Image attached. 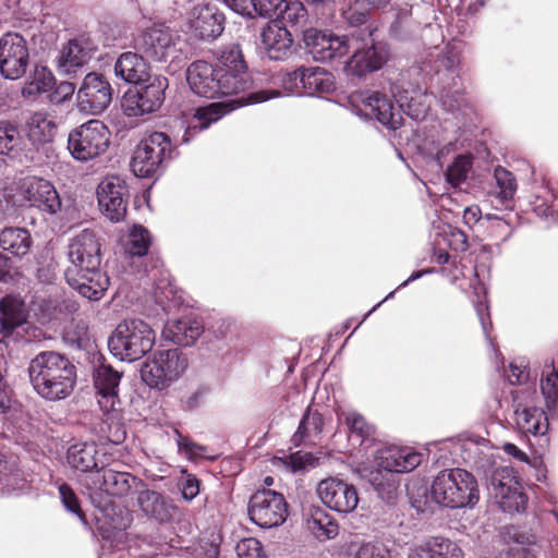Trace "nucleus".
Returning a JSON list of instances; mask_svg holds the SVG:
<instances>
[{"mask_svg":"<svg viewBox=\"0 0 558 558\" xmlns=\"http://www.w3.org/2000/svg\"><path fill=\"white\" fill-rule=\"evenodd\" d=\"M399 106L377 90H356L349 96L353 112L364 119H376L384 126L396 130L402 122V111L413 120H423L427 114L432 96L420 88L404 90L399 96Z\"/></svg>","mask_w":558,"mask_h":558,"instance_id":"f257e3e1","label":"nucleus"},{"mask_svg":"<svg viewBox=\"0 0 558 558\" xmlns=\"http://www.w3.org/2000/svg\"><path fill=\"white\" fill-rule=\"evenodd\" d=\"M539 387L549 416L534 405V389L520 388L512 392L514 425L519 432L526 435H545L549 427V417L554 418L558 413V368L543 371Z\"/></svg>","mask_w":558,"mask_h":558,"instance_id":"f03ea898","label":"nucleus"},{"mask_svg":"<svg viewBox=\"0 0 558 558\" xmlns=\"http://www.w3.org/2000/svg\"><path fill=\"white\" fill-rule=\"evenodd\" d=\"M28 376L35 392L46 401L69 398L76 385V367L63 354L45 351L29 363Z\"/></svg>","mask_w":558,"mask_h":558,"instance_id":"7ed1b4c3","label":"nucleus"},{"mask_svg":"<svg viewBox=\"0 0 558 558\" xmlns=\"http://www.w3.org/2000/svg\"><path fill=\"white\" fill-rule=\"evenodd\" d=\"M429 497L441 507L473 508L480 500L478 483L475 476L464 469H446L434 477Z\"/></svg>","mask_w":558,"mask_h":558,"instance_id":"20e7f679","label":"nucleus"},{"mask_svg":"<svg viewBox=\"0 0 558 558\" xmlns=\"http://www.w3.org/2000/svg\"><path fill=\"white\" fill-rule=\"evenodd\" d=\"M155 332L142 319H125L112 331L108 348L120 361H136L153 349Z\"/></svg>","mask_w":558,"mask_h":558,"instance_id":"39448f33","label":"nucleus"},{"mask_svg":"<svg viewBox=\"0 0 558 558\" xmlns=\"http://www.w3.org/2000/svg\"><path fill=\"white\" fill-rule=\"evenodd\" d=\"M187 365L186 356L179 349L157 350L143 364L141 376L150 388L162 390L177 381Z\"/></svg>","mask_w":558,"mask_h":558,"instance_id":"423d86ee","label":"nucleus"},{"mask_svg":"<svg viewBox=\"0 0 558 558\" xmlns=\"http://www.w3.org/2000/svg\"><path fill=\"white\" fill-rule=\"evenodd\" d=\"M121 376V373L113 369L110 365L98 366L94 374V385L97 390L100 410L107 416L106 421L109 425L117 428L114 442L122 441L125 436L124 430L121 429L123 421L119 398Z\"/></svg>","mask_w":558,"mask_h":558,"instance_id":"0eeeda50","label":"nucleus"},{"mask_svg":"<svg viewBox=\"0 0 558 558\" xmlns=\"http://www.w3.org/2000/svg\"><path fill=\"white\" fill-rule=\"evenodd\" d=\"M110 136L111 133L104 122L89 120L69 133V153L75 160H92L107 151Z\"/></svg>","mask_w":558,"mask_h":558,"instance_id":"6e6552de","label":"nucleus"},{"mask_svg":"<svg viewBox=\"0 0 558 558\" xmlns=\"http://www.w3.org/2000/svg\"><path fill=\"white\" fill-rule=\"evenodd\" d=\"M171 154L170 137L166 133L154 132L137 145L131 160L132 171L136 177H151L167 159L171 158Z\"/></svg>","mask_w":558,"mask_h":558,"instance_id":"1a4fd4ad","label":"nucleus"},{"mask_svg":"<svg viewBox=\"0 0 558 558\" xmlns=\"http://www.w3.org/2000/svg\"><path fill=\"white\" fill-rule=\"evenodd\" d=\"M280 96V92L276 89L257 90L236 98L228 99L219 102H211L194 110L193 118L187 126L186 133L191 131H202L207 129L211 123L220 120L228 112L245 106L255 105L267 101Z\"/></svg>","mask_w":558,"mask_h":558,"instance_id":"9d476101","label":"nucleus"},{"mask_svg":"<svg viewBox=\"0 0 558 558\" xmlns=\"http://www.w3.org/2000/svg\"><path fill=\"white\" fill-rule=\"evenodd\" d=\"M218 69L219 97L238 95L251 86L246 64L238 45L226 47L220 56Z\"/></svg>","mask_w":558,"mask_h":558,"instance_id":"9b49d317","label":"nucleus"},{"mask_svg":"<svg viewBox=\"0 0 558 558\" xmlns=\"http://www.w3.org/2000/svg\"><path fill=\"white\" fill-rule=\"evenodd\" d=\"M247 511L253 523L262 529H271L286 521L288 504L280 493L263 489L252 495Z\"/></svg>","mask_w":558,"mask_h":558,"instance_id":"f8f14e48","label":"nucleus"},{"mask_svg":"<svg viewBox=\"0 0 558 558\" xmlns=\"http://www.w3.org/2000/svg\"><path fill=\"white\" fill-rule=\"evenodd\" d=\"M490 492L504 512L520 513L526 508L527 497L510 466L497 468L493 472Z\"/></svg>","mask_w":558,"mask_h":558,"instance_id":"ddd939ff","label":"nucleus"},{"mask_svg":"<svg viewBox=\"0 0 558 558\" xmlns=\"http://www.w3.org/2000/svg\"><path fill=\"white\" fill-rule=\"evenodd\" d=\"M136 47L146 58L156 62H165L174 53L184 51L180 35L165 25H154L146 29Z\"/></svg>","mask_w":558,"mask_h":558,"instance_id":"4468645a","label":"nucleus"},{"mask_svg":"<svg viewBox=\"0 0 558 558\" xmlns=\"http://www.w3.org/2000/svg\"><path fill=\"white\" fill-rule=\"evenodd\" d=\"M29 65L26 39L17 33H7L0 38V74L16 81L23 77Z\"/></svg>","mask_w":558,"mask_h":558,"instance_id":"2eb2a0df","label":"nucleus"},{"mask_svg":"<svg viewBox=\"0 0 558 558\" xmlns=\"http://www.w3.org/2000/svg\"><path fill=\"white\" fill-rule=\"evenodd\" d=\"M112 87L102 74L88 73L77 93L76 102L81 112L87 114L101 113L111 102Z\"/></svg>","mask_w":558,"mask_h":558,"instance_id":"dca6fc26","label":"nucleus"},{"mask_svg":"<svg viewBox=\"0 0 558 558\" xmlns=\"http://www.w3.org/2000/svg\"><path fill=\"white\" fill-rule=\"evenodd\" d=\"M186 25L197 39L214 40L225 29V15L210 2H198L187 12Z\"/></svg>","mask_w":558,"mask_h":558,"instance_id":"f3484780","label":"nucleus"},{"mask_svg":"<svg viewBox=\"0 0 558 558\" xmlns=\"http://www.w3.org/2000/svg\"><path fill=\"white\" fill-rule=\"evenodd\" d=\"M316 492L328 509L341 514L353 512L359 505V494L355 486L339 477L322 480Z\"/></svg>","mask_w":558,"mask_h":558,"instance_id":"a211bd4d","label":"nucleus"},{"mask_svg":"<svg viewBox=\"0 0 558 558\" xmlns=\"http://www.w3.org/2000/svg\"><path fill=\"white\" fill-rule=\"evenodd\" d=\"M304 43L312 57L319 62L342 58L351 48L347 36L316 28L304 33Z\"/></svg>","mask_w":558,"mask_h":558,"instance_id":"6ab92c4d","label":"nucleus"},{"mask_svg":"<svg viewBox=\"0 0 558 558\" xmlns=\"http://www.w3.org/2000/svg\"><path fill=\"white\" fill-rule=\"evenodd\" d=\"M128 186L119 175H107L97 187L98 206L101 214L112 222L121 221L126 214Z\"/></svg>","mask_w":558,"mask_h":558,"instance_id":"aec40b11","label":"nucleus"},{"mask_svg":"<svg viewBox=\"0 0 558 558\" xmlns=\"http://www.w3.org/2000/svg\"><path fill=\"white\" fill-rule=\"evenodd\" d=\"M69 259L71 266L65 274H75L83 269L100 267V243L94 231L84 230L69 244Z\"/></svg>","mask_w":558,"mask_h":558,"instance_id":"412c9836","label":"nucleus"},{"mask_svg":"<svg viewBox=\"0 0 558 558\" xmlns=\"http://www.w3.org/2000/svg\"><path fill=\"white\" fill-rule=\"evenodd\" d=\"M462 48L458 43H449L442 48L435 47L424 61L425 68L433 72L438 82L457 85V76L461 63Z\"/></svg>","mask_w":558,"mask_h":558,"instance_id":"4be33fe9","label":"nucleus"},{"mask_svg":"<svg viewBox=\"0 0 558 558\" xmlns=\"http://www.w3.org/2000/svg\"><path fill=\"white\" fill-rule=\"evenodd\" d=\"M23 198L33 207L50 215L61 209V198L54 185L43 178H24L19 186Z\"/></svg>","mask_w":558,"mask_h":558,"instance_id":"5701e85b","label":"nucleus"},{"mask_svg":"<svg viewBox=\"0 0 558 558\" xmlns=\"http://www.w3.org/2000/svg\"><path fill=\"white\" fill-rule=\"evenodd\" d=\"M367 29L371 43L357 49L345 63L344 70L350 75L362 76L367 72L377 71L388 60L387 45L373 38L375 28L368 26Z\"/></svg>","mask_w":558,"mask_h":558,"instance_id":"b1692460","label":"nucleus"},{"mask_svg":"<svg viewBox=\"0 0 558 558\" xmlns=\"http://www.w3.org/2000/svg\"><path fill=\"white\" fill-rule=\"evenodd\" d=\"M59 125L56 117L46 109L32 111L24 123V133L29 144L36 148H44L53 143Z\"/></svg>","mask_w":558,"mask_h":558,"instance_id":"393cba45","label":"nucleus"},{"mask_svg":"<svg viewBox=\"0 0 558 558\" xmlns=\"http://www.w3.org/2000/svg\"><path fill=\"white\" fill-rule=\"evenodd\" d=\"M136 478L130 473L117 472L102 466L99 471L89 474L86 487L90 492H104L111 496H123L129 493Z\"/></svg>","mask_w":558,"mask_h":558,"instance_id":"a878e982","label":"nucleus"},{"mask_svg":"<svg viewBox=\"0 0 558 558\" xmlns=\"http://www.w3.org/2000/svg\"><path fill=\"white\" fill-rule=\"evenodd\" d=\"M422 462L421 453L411 448L384 447L376 452V464L389 473L411 472Z\"/></svg>","mask_w":558,"mask_h":558,"instance_id":"bb28decb","label":"nucleus"},{"mask_svg":"<svg viewBox=\"0 0 558 558\" xmlns=\"http://www.w3.org/2000/svg\"><path fill=\"white\" fill-rule=\"evenodd\" d=\"M66 460L72 469L90 474L108 464V458L104 449L99 448L95 442L72 445L68 449Z\"/></svg>","mask_w":558,"mask_h":558,"instance_id":"cd10ccee","label":"nucleus"},{"mask_svg":"<svg viewBox=\"0 0 558 558\" xmlns=\"http://www.w3.org/2000/svg\"><path fill=\"white\" fill-rule=\"evenodd\" d=\"M218 69L206 61L193 62L186 71V81L191 89L206 98L219 97Z\"/></svg>","mask_w":558,"mask_h":558,"instance_id":"c85d7f7f","label":"nucleus"},{"mask_svg":"<svg viewBox=\"0 0 558 558\" xmlns=\"http://www.w3.org/2000/svg\"><path fill=\"white\" fill-rule=\"evenodd\" d=\"M65 277L73 289L92 301L100 300L109 287V278L100 270V267L93 270L83 269L75 274H65Z\"/></svg>","mask_w":558,"mask_h":558,"instance_id":"c756f323","label":"nucleus"},{"mask_svg":"<svg viewBox=\"0 0 558 558\" xmlns=\"http://www.w3.org/2000/svg\"><path fill=\"white\" fill-rule=\"evenodd\" d=\"M262 46L271 60L286 59L292 48V35L278 22L268 23L260 33Z\"/></svg>","mask_w":558,"mask_h":558,"instance_id":"7c9ffc66","label":"nucleus"},{"mask_svg":"<svg viewBox=\"0 0 558 558\" xmlns=\"http://www.w3.org/2000/svg\"><path fill=\"white\" fill-rule=\"evenodd\" d=\"M93 45L84 38L69 40L62 46L57 58V66L61 72L70 74L85 65L93 56Z\"/></svg>","mask_w":558,"mask_h":558,"instance_id":"2f4dec72","label":"nucleus"},{"mask_svg":"<svg viewBox=\"0 0 558 558\" xmlns=\"http://www.w3.org/2000/svg\"><path fill=\"white\" fill-rule=\"evenodd\" d=\"M204 332L201 320L192 316L167 322L162 330V337L180 345L193 344Z\"/></svg>","mask_w":558,"mask_h":558,"instance_id":"473e14b6","label":"nucleus"},{"mask_svg":"<svg viewBox=\"0 0 558 558\" xmlns=\"http://www.w3.org/2000/svg\"><path fill=\"white\" fill-rule=\"evenodd\" d=\"M137 505L145 515L154 518L159 522L169 521L175 509L171 499L150 489L138 492Z\"/></svg>","mask_w":558,"mask_h":558,"instance_id":"72a5a7b5","label":"nucleus"},{"mask_svg":"<svg viewBox=\"0 0 558 558\" xmlns=\"http://www.w3.org/2000/svg\"><path fill=\"white\" fill-rule=\"evenodd\" d=\"M25 303L17 296L7 295L0 301V341L26 322Z\"/></svg>","mask_w":558,"mask_h":558,"instance_id":"f704fd0d","label":"nucleus"},{"mask_svg":"<svg viewBox=\"0 0 558 558\" xmlns=\"http://www.w3.org/2000/svg\"><path fill=\"white\" fill-rule=\"evenodd\" d=\"M114 73L129 84H138L148 77V65L143 56L124 52L114 64Z\"/></svg>","mask_w":558,"mask_h":558,"instance_id":"c9c22d12","label":"nucleus"},{"mask_svg":"<svg viewBox=\"0 0 558 558\" xmlns=\"http://www.w3.org/2000/svg\"><path fill=\"white\" fill-rule=\"evenodd\" d=\"M33 245L29 231L21 227L4 228L0 232V251L16 257L28 254Z\"/></svg>","mask_w":558,"mask_h":558,"instance_id":"e433bc0d","label":"nucleus"},{"mask_svg":"<svg viewBox=\"0 0 558 558\" xmlns=\"http://www.w3.org/2000/svg\"><path fill=\"white\" fill-rule=\"evenodd\" d=\"M306 526L319 542L333 539L339 534L338 522L320 507L310 511Z\"/></svg>","mask_w":558,"mask_h":558,"instance_id":"4c0bfd02","label":"nucleus"},{"mask_svg":"<svg viewBox=\"0 0 558 558\" xmlns=\"http://www.w3.org/2000/svg\"><path fill=\"white\" fill-rule=\"evenodd\" d=\"M56 85L53 73L45 65L36 64L22 87L24 98H36L43 94H49Z\"/></svg>","mask_w":558,"mask_h":558,"instance_id":"58836bf2","label":"nucleus"},{"mask_svg":"<svg viewBox=\"0 0 558 558\" xmlns=\"http://www.w3.org/2000/svg\"><path fill=\"white\" fill-rule=\"evenodd\" d=\"M413 551L425 558H464L462 549L456 542L441 536L432 537Z\"/></svg>","mask_w":558,"mask_h":558,"instance_id":"ea45409f","label":"nucleus"},{"mask_svg":"<svg viewBox=\"0 0 558 558\" xmlns=\"http://www.w3.org/2000/svg\"><path fill=\"white\" fill-rule=\"evenodd\" d=\"M150 244L151 236L148 230L140 225H134L120 238V245L130 257L146 255Z\"/></svg>","mask_w":558,"mask_h":558,"instance_id":"a19ab883","label":"nucleus"},{"mask_svg":"<svg viewBox=\"0 0 558 558\" xmlns=\"http://www.w3.org/2000/svg\"><path fill=\"white\" fill-rule=\"evenodd\" d=\"M324 428V418L317 411L308 409L303 415L296 433L293 435L295 445L314 444Z\"/></svg>","mask_w":558,"mask_h":558,"instance_id":"79ce46f5","label":"nucleus"},{"mask_svg":"<svg viewBox=\"0 0 558 558\" xmlns=\"http://www.w3.org/2000/svg\"><path fill=\"white\" fill-rule=\"evenodd\" d=\"M22 137L17 128L9 122H0V157L21 160L23 156Z\"/></svg>","mask_w":558,"mask_h":558,"instance_id":"37998d69","label":"nucleus"},{"mask_svg":"<svg viewBox=\"0 0 558 558\" xmlns=\"http://www.w3.org/2000/svg\"><path fill=\"white\" fill-rule=\"evenodd\" d=\"M304 94H327L335 89L333 76L322 68H305L304 70Z\"/></svg>","mask_w":558,"mask_h":558,"instance_id":"c03bdc74","label":"nucleus"},{"mask_svg":"<svg viewBox=\"0 0 558 558\" xmlns=\"http://www.w3.org/2000/svg\"><path fill=\"white\" fill-rule=\"evenodd\" d=\"M168 88V80L165 76H154L150 82L137 90V95L144 102V110L156 111L165 99V90Z\"/></svg>","mask_w":558,"mask_h":558,"instance_id":"a18cd8bd","label":"nucleus"},{"mask_svg":"<svg viewBox=\"0 0 558 558\" xmlns=\"http://www.w3.org/2000/svg\"><path fill=\"white\" fill-rule=\"evenodd\" d=\"M275 17L291 26L303 25L306 22V9L300 0H283Z\"/></svg>","mask_w":558,"mask_h":558,"instance_id":"49530a36","label":"nucleus"},{"mask_svg":"<svg viewBox=\"0 0 558 558\" xmlns=\"http://www.w3.org/2000/svg\"><path fill=\"white\" fill-rule=\"evenodd\" d=\"M494 178L498 192L496 193L497 198L502 204L511 201L517 192V180L514 175L506 168L497 167L494 171Z\"/></svg>","mask_w":558,"mask_h":558,"instance_id":"de8ad7c7","label":"nucleus"},{"mask_svg":"<svg viewBox=\"0 0 558 558\" xmlns=\"http://www.w3.org/2000/svg\"><path fill=\"white\" fill-rule=\"evenodd\" d=\"M472 168V159L469 156H458L446 171L447 181L452 186H459L469 175Z\"/></svg>","mask_w":558,"mask_h":558,"instance_id":"09e8293b","label":"nucleus"},{"mask_svg":"<svg viewBox=\"0 0 558 558\" xmlns=\"http://www.w3.org/2000/svg\"><path fill=\"white\" fill-rule=\"evenodd\" d=\"M463 221L469 227H473L474 225L482 221V225L485 222L492 223V227L496 230L505 231L508 228L507 223L497 216L486 215L485 217H482V211L476 205L466 207L464 209Z\"/></svg>","mask_w":558,"mask_h":558,"instance_id":"8fccbe9b","label":"nucleus"},{"mask_svg":"<svg viewBox=\"0 0 558 558\" xmlns=\"http://www.w3.org/2000/svg\"><path fill=\"white\" fill-rule=\"evenodd\" d=\"M354 558H395V556L384 543L373 541L361 544Z\"/></svg>","mask_w":558,"mask_h":558,"instance_id":"3c124183","label":"nucleus"},{"mask_svg":"<svg viewBox=\"0 0 558 558\" xmlns=\"http://www.w3.org/2000/svg\"><path fill=\"white\" fill-rule=\"evenodd\" d=\"M341 417L344 418V422L352 435L361 437L362 440L371 435V426L366 423L365 418L359 413L353 411L347 413L342 412L340 414V418Z\"/></svg>","mask_w":558,"mask_h":558,"instance_id":"603ef678","label":"nucleus"},{"mask_svg":"<svg viewBox=\"0 0 558 558\" xmlns=\"http://www.w3.org/2000/svg\"><path fill=\"white\" fill-rule=\"evenodd\" d=\"M293 473L303 471L316 464V458L310 452L298 451L287 456L283 460Z\"/></svg>","mask_w":558,"mask_h":558,"instance_id":"864d4df0","label":"nucleus"},{"mask_svg":"<svg viewBox=\"0 0 558 558\" xmlns=\"http://www.w3.org/2000/svg\"><path fill=\"white\" fill-rule=\"evenodd\" d=\"M235 551L239 558H263L264 551L260 542L257 538L248 537L241 539L236 546Z\"/></svg>","mask_w":558,"mask_h":558,"instance_id":"5fc2aeb1","label":"nucleus"},{"mask_svg":"<svg viewBox=\"0 0 558 558\" xmlns=\"http://www.w3.org/2000/svg\"><path fill=\"white\" fill-rule=\"evenodd\" d=\"M59 494L64 508L76 514L81 520H84V513L81 509V505L77 496L68 484H61L59 486Z\"/></svg>","mask_w":558,"mask_h":558,"instance_id":"6e6d98bb","label":"nucleus"},{"mask_svg":"<svg viewBox=\"0 0 558 558\" xmlns=\"http://www.w3.org/2000/svg\"><path fill=\"white\" fill-rule=\"evenodd\" d=\"M304 70L305 68L296 69L282 77V86L288 93L296 95L304 94Z\"/></svg>","mask_w":558,"mask_h":558,"instance_id":"4d7b16f0","label":"nucleus"},{"mask_svg":"<svg viewBox=\"0 0 558 558\" xmlns=\"http://www.w3.org/2000/svg\"><path fill=\"white\" fill-rule=\"evenodd\" d=\"M122 108L129 117H140L146 113H150L148 110H144V102L137 93H128L124 95L122 100Z\"/></svg>","mask_w":558,"mask_h":558,"instance_id":"13d9d810","label":"nucleus"},{"mask_svg":"<svg viewBox=\"0 0 558 558\" xmlns=\"http://www.w3.org/2000/svg\"><path fill=\"white\" fill-rule=\"evenodd\" d=\"M75 93V86L70 82H61L54 85V88L49 93V101L53 105H60L72 98Z\"/></svg>","mask_w":558,"mask_h":558,"instance_id":"bf43d9fd","label":"nucleus"},{"mask_svg":"<svg viewBox=\"0 0 558 558\" xmlns=\"http://www.w3.org/2000/svg\"><path fill=\"white\" fill-rule=\"evenodd\" d=\"M282 1L283 0H251V5L259 16L272 17L280 9Z\"/></svg>","mask_w":558,"mask_h":558,"instance_id":"052dcab7","label":"nucleus"},{"mask_svg":"<svg viewBox=\"0 0 558 558\" xmlns=\"http://www.w3.org/2000/svg\"><path fill=\"white\" fill-rule=\"evenodd\" d=\"M362 1L356 0L353 5L349 7L348 10L344 11L343 15L345 20L352 25L357 26L362 25L366 22L367 13L364 11H360V7Z\"/></svg>","mask_w":558,"mask_h":558,"instance_id":"680f3d73","label":"nucleus"},{"mask_svg":"<svg viewBox=\"0 0 558 558\" xmlns=\"http://www.w3.org/2000/svg\"><path fill=\"white\" fill-rule=\"evenodd\" d=\"M177 433V444L179 447V450H183L189 457L199 456L204 448L192 440L187 439L186 437H183L178 430Z\"/></svg>","mask_w":558,"mask_h":558,"instance_id":"e2e57ef3","label":"nucleus"},{"mask_svg":"<svg viewBox=\"0 0 558 558\" xmlns=\"http://www.w3.org/2000/svg\"><path fill=\"white\" fill-rule=\"evenodd\" d=\"M439 98H440L442 106L448 111H453L457 108H459V106H460L459 101H460L461 96L457 90L451 93L450 90H447L446 87L444 86L439 94Z\"/></svg>","mask_w":558,"mask_h":558,"instance_id":"0e129e2a","label":"nucleus"},{"mask_svg":"<svg viewBox=\"0 0 558 558\" xmlns=\"http://www.w3.org/2000/svg\"><path fill=\"white\" fill-rule=\"evenodd\" d=\"M199 493L198 481L196 477L187 476L182 485V496L186 500H192Z\"/></svg>","mask_w":558,"mask_h":558,"instance_id":"69168bd1","label":"nucleus"},{"mask_svg":"<svg viewBox=\"0 0 558 558\" xmlns=\"http://www.w3.org/2000/svg\"><path fill=\"white\" fill-rule=\"evenodd\" d=\"M223 3L233 12L242 16H252L247 0H222Z\"/></svg>","mask_w":558,"mask_h":558,"instance_id":"338daca9","label":"nucleus"},{"mask_svg":"<svg viewBox=\"0 0 558 558\" xmlns=\"http://www.w3.org/2000/svg\"><path fill=\"white\" fill-rule=\"evenodd\" d=\"M496 558H536L523 548H507L498 554Z\"/></svg>","mask_w":558,"mask_h":558,"instance_id":"774afa93","label":"nucleus"}]
</instances>
